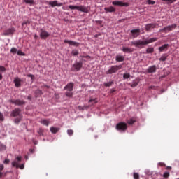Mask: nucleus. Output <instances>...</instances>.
Segmentation results:
<instances>
[{
  "label": "nucleus",
  "instance_id": "1",
  "mask_svg": "<svg viewBox=\"0 0 179 179\" xmlns=\"http://www.w3.org/2000/svg\"><path fill=\"white\" fill-rule=\"evenodd\" d=\"M155 41H157V38H151L145 41H134L131 42V45H135L136 48H143L145 45H148V44H150L151 43H155Z\"/></svg>",
  "mask_w": 179,
  "mask_h": 179
},
{
  "label": "nucleus",
  "instance_id": "2",
  "mask_svg": "<svg viewBox=\"0 0 179 179\" xmlns=\"http://www.w3.org/2000/svg\"><path fill=\"white\" fill-rule=\"evenodd\" d=\"M79 10V12H83L84 13H89V8L85 6H72L70 5L66 8V10Z\"/></svg>",
  "mask_w": 179,
  "mask_h": 179
},
{
  "label": "nucleus",
  "instance_id": "3",
  "mask_svg": "<svg viewBox=\"0 0 179 179\" xmlns=\"http://www.w3.org/2000/svg\"><path fill=\"white\" fill-rule=\"evenodd\" d=\"M122 66L121 65L119 66H112L108 71H106L107 75H111L113 73H116V72H118L119 69H121Z\"/></svg>",
  "mask_w": 179,
  "mask_h": 179
},
{
  "label": "nucleus",
  "instance_id": "4",
  "mask_svg": "<svg viewBox=\"0 0 179 179\" xmlns=\"http://www.w3.org/2000/svg\"><path fill=\"white\" fill-rule=\"evenodd\" d=\"M128 128V126L127 125V123L125 122H119L116 124V129L117 131H121L122 132H125Z\"/></svg>",
  "mask_w": 179,
  "mask_h": 179
},
{
  "label": "nucleus",
  "instance_id": "5",
  "mask_svg": "<svg viewBox=\"0 0 179 179\" xmlns=\"http://www.w3.org/2000/svg\"><path fill=\"white\" fill-rule=\"evenodd\" d=\"M83 66V63L82 62H76L74 64H73L72 71H80L82 67Z\"/></svg>",
  "mask_w": 179,
  "mask_h": 179
},
{
  "label": "nucleus",
  "instance_id": "6",
  "mask_svg": "<svg viewBox=\"0 0 179 179\" xmlns=\"http://www.w3.org/2000/svg\"><path fill=\"white\" fill-rule=\"evenodd\" d=\"M9 103H11V104H15V106H24V104H26V101L20 99H10L9 100Z\"/></svg>",
  "mask_w": 179,
  "mask_h": 179
},
{
  "label": "nucleus",
  "instance_id": "7",
  "mask_svg": "<svg viewBox=\"0 0 179 179\" xmlns=\"http://www.w3.org/2000/svg\"><path fill=\"white\" fill-rule=\"evenodd\" d=\"M22 162V157H17L11 163L13 167L19 169V164Z\"/></svg>",
  "mask_w": 179,
  "mask_h": 179
},
{
  "label": "nucleus",
  "instance_id": "8",
  "mask_svg": "<svg viewBox=\"0 0 179 179\" xmlns=\"http://www.w3.org/2000/svg\"><path fill=\"white\" fill-rule=\"evenodd\" d=\"M40 37L41 38L45 40V38H47L48 37H50V34L45 30L41 29L40 32Z\"/></svg>",
  "mask_w": 179,
  "mask_h": 179
},
{
  "label": "nucleus",
  "instance_id": "9",
  "mask_svg": "<svg viewBox=\"0 0 179 179\" xmlns=\"http://www.w3.org/2000/svg\"><path fill=\"white\" fill-rule=\"evenodd\" d=\"M112 5H114V6H129V4L128 3H124L122 1H113Z\"/></svg>",
  "mask_w": 179,
  "mask_h": 179
},
{
  "label": "nucleus",
  "instance_id": "10",
  "mask_svg": "<svg viewBox=\"0 0 179 179\" xmlns=\"http://www.w3.org/2000/svg\"><path fill=\"white\" fill-rule=\"evenodd\" d=\"M131 36L133 38H136L141 34V29H136L131 30Z\"/></svg>",
  "mask_w": 179,
  "mask_h": 179
},
{
  "label": "nucleus",
  "instance_id": "11",
  "mask_svg": "<svg viewBox=\"0 0 179 179\" xmlns=\"http://www.w3.org/2000/svg\"><path fill=\"white\" fill-rule=\"evenodd\" d=\"M65 44H69V45H73V47H79L80 43L79 42H75L73 41L64 40Z\"/></svg>",
  "mask_w": 179,
  "mask_h": 179
},
{
  "label": "nucleus",
  "instance_id": "12",
  "mask_svg": "<svg viewBox=\"0 0 179 179\" xmlns=\"http://www.w3.org/2000/svg\"><path fill=\"white\" fill-rule=\"evenodd\" d=\"M156 26H157L156 23L148 24L145 25V30L147 31H151L152 29H156Z\"/></svg>",
  "mask_w": 179,
  "mask_h": 179
},
{
  "label": "nucleus",
  "instance_id": "13",
  "mask_svg": "<svg viewBox=\"0 0 179 179\" xmlns=\"http://www.w3.org/2000/svg\"><path fill=\"white\" fill-rule=\"evenodd\" d=\"M177 27V24H173L171 25H169L164 27L165 33H167L169 31H172V30H174Z\"/></svg>",
  "mask_w": 179,
  "mask_h": 179
},
{
  "label": "nucleus",
  "instance_id": "14",
  "mask_svg": "<svg viewBox=\"0 0 179 179\" xmlns=\"http://www.w3.org/2000/svg\"><path fill=\"white\" fill-rule=\"evenodd\" d=\"M73 86H75L73 83H69L64 87V89L67 92H72L73 90Z\"/></svg>",
  "mask_w": 179,
  "mask_h": 179
},
{
  "label": "nucleus",
  "instance_id": "15",
  "mask_svg": "<svg viewBox=\"0 0 179 179\" xmlns=\"http://www.w3.org/2000/svg\"><path fill=\"white\" fill-rule=\"evenodd\" d=\"M20 113H22V110H20V108H15L12 111L11 116L19 117V115H20Z\"/></svg>",
  "mask_w": 179,
  "mask_h": 179
},
{
  "label": "nucleus",
  "instance_id": "16",
  "mask_svg": "<svg viewBox=\"0 0 179 179\" xmlns=\"http://www.w3.org/2000/svg\"><path fill=\"white\" fill-rule=\"evenodd\" d=\"M14 83L15 87H20L22 86V79L19 78L18 77H16L14 79Z\"/></svg>",
  "mask_w": 179,
  "mask_h": 179
},
{
  "label": "nucleus",
  "instance_id": "17",
  "mask_svg": "<svg viewBox=\"0 0 179 179\" xmlns=\"http://www.w3.org/2000/svg\"><path fill=\"white\" fill-rule=\"evenodd\" d=\"M13 33H15V29L10 28V29L4 31L3 36H10V34H13Z\"/></svg>",
  "mask_w": 179,
  "mask_h": 179
},
{
  "label": "nucleus",
  "instance_id": "18",
  "mask_svg": "<svg viewBox=\"0 0 179 179\" xmlns=\"http://www.w3.org/2000/svg\"><path fill=\"white\" fill-rule=\"evenodd\" d=\"M49 5H50V6H52V8H55V6H62V3H58L57 1H49Z\"/></svg>",
  "mask_w": 179,
  "mask_h": 179
},
{
  "label": "nucleus",
  "instance_id": "19",
  "mask_svg": "<svg viewBox=\"0 0 179 179\" xmlns=\"http://www.w3.org/2000/svg\"><path fill=\"white\" fill-rule=\"evenodd\" d=\"M157 69V68L156 67V65H153V66L148 67V69H147V72H148V73H155V72H156Z\"/></svg>",
  "mask_w": 179,
  "mask_h": 179
},
{
  "label": "nucleus",
  "instance_id": "20",
  "mask_svg": "<svg viewBox=\"0 0 179 179\" xmlns=\"http://www.w3.org/2000/svg\"><path fill=\"white\" fill-rule=\"evenodd\" d=\"M169 44H164L162 46L159 48V52H163V51H167L169 50Z\"/></svg>",
  "mask_w": 179,
  "mask_h": 179
},
{
  "label": "nucleus",
  "instance_id": "21",
  "mask_svg": "<svg viewBox=\"0 0 179 179\" xmlns=\"http://www.w3.org/2000/svg\"><path fill=\"white\" fill-rule=\"evenodd\" d=\"M106 12H109L110 13L113 12H115V8L113 6L110 7H106L105 8Z\"/></svg>",
  "mask_w": 179,
  "mask_h": 179
},
{
  "label": "nucleus",
  "instance_id": "22",
  "mask_svg": "<svg viewBox=\"0 0 179 179\" xmlns=\"http://www.w3.org/2000/svg\"><path fill=\"white\" fill-rule=\"evenodd\" d=\"M122 51H123V52H134V49L130 48H123L122 49Z\"/></svg>",
  "mask_w": 179,
  "mask_h": 179
},
{
  "label": "nucleus",
  "instance_id": "23",
  "mask_svg": "<svg viewBox=\"0 0 179 179\" xmlns=\"http://www.w3.org/2000/svg\"><path fill=\"white\" fill-rule=\"evenodd\" d=\"M139 84V80H134L131 84H130L131 87H136V85Z\"/></svg>",
  "mask_w": 179,
  "mask_h": 179
},
{
  "label": "nucleus",
  "instance_id": "24",
  "mask_svg": "<svg viewBox=\"0 0 179 179\" xmlns=\"http://www.w3.org/2000/svg\"><path fill=\"white\" fill-rule=\"evenodd\" d=\"M6 69L3 66H0V72H5ZM3 76L2 74L0 73V80H2Z\"/></svg>",
  "mask_w": 179,
  "mask_h": 179
},
{
  "label": "nucleus",
  "instance_id": "25",
  "mask_svg": "<svg viewBox=\"0 0 179 179\" xmlns=\"http://www.w3.org/2000/svg\"><path fill=\"white\" fill-rule=\"evenodd\" d=\"M65 95L66 96V97L72 98L73 97V92H72V91H66L65 92Z\"/></svg>",
  "mask_w": 179,
  "mask_h": 179
},
{
  "label": "nucleus",
  "instance_id": "26",
  "mask_svg": "<svg viewBox=\"0 0 179 179\" xmlns=\"http://www.w3.org/2000/svg\"><path fill=\"white\" fill-rule=\"evenodd\" d=\"M58 131H59V128H57V127H52L50 128V131L52 132V134H57V132H58Z\"/></svg>",
  "mask_w": 179,
  "mask_h": 179
},
{
  "label": "nucleus",
  "instance_id": "27",
  "mask_svg": "<svg viewBox=\"0 0 179 179\" xmlns=\"http://www.w3.org/2000/svg\"><path fill=\"white\" fill-rule=\"evenodd\" d=\"M124 56H116V61L117 62H124Z\"/></svg>",
  "mask_w": 179,
  "mask_h": 179
},
{
  "label": "nucleus",
  "instance_id": "28",
  "mask_svg": "<svg viewBox=\"0 0 179 179\" xmlns=\"http://www.w3.org/2000/svg\"><path fill=\"white\" fill-rule=\"evenodd\" d=\"M41 124H43V125L48 127V125H50V121L44 119L41 121Z\"/></svg>",
  "mask_w": 179,
  "mask_h": 179
},
{
  "label": "nucleus",
  "instance_id": "29",
  "mask_svg": "<svg viewBox=\"0 0 179 179\" xmlns=\"http://www.w3.org/2000/svg\"><path fill=\"white\" fill-rule=\"evenodd\" d=\"M146 52H147V54H153V52H155V48H148L146 50Z\"/></svg>",
  "mask_w": 179,
  "mask_h": 179
},
{
  "label": "nucleus",
  "instance_id": "30",
  "mask_svg": "<svg viewBox=\"0 0 179 179\" xmlns=\"http://www.w3.org/2000/svg\"><path fill=\"white\" fill-rule=\"evenodd\" d=\"M114 83V81H110L108 83H104L103 85L106 86V87H110V86H113V84Z\"/></svg>",
  "mask_w": 179,
  "mask_h": 179
},
{
  "label": "nucleus",
  "instance_id": "31",
  "mask_svg": "<svg viewBox=\"0 0 179 179\" xmlns=\"http://www.w3.org/2000/svg\"><path fill=\"white\" fill-rule=\"evenodd\" d=\"M36 97H38L39 96H41L43 94V92L40 90H36L35 91Z\"/></svg>",
  "mask_w": 179,
  "mask_h": 179
},
{
  "label": "nucleus",
  "instance_id": "32",
  "mask_svg": "<svg viewBox=\"0 0 179 179\" xmlns=\"http://www.w3.org/2000/svg\"><path fill=\"white\" fill-rule=\"evenodd\" d=\"M167 55L166 54H164L160 58H159V61H162L164 62L166 61V59H167Z\"/></svg>",
  "mask_w": 179,
  "mask_h": 179
},
{
  "label": "nucleus",
  "instance_id": "33",
  "mask_svg": "<svg viewBox=\"0 0 179 179\" xmlns=\"http://www.w3.org/2000/svg\"><path fill=\"white\" fill-rule=\"evenodd\" d=\"M98 100H97V99H90V101H89V103H92V106H93V104H96V103H98Z\"/></svg>",
  "mask_w": 179,
  "mask_h": 179
},
{
  "label": "nucleus",
  "instance_id": "34",
  "mask_svg": "<svg viewBox=\"0 0 179 179\" xmlns=\"http://www.w3.org/2000/svg\"><path fill=\"white\" fill-rule=\"evenodd\" d=\"M164 178H169L170 177V172L166 171L163 174Z\"/></svg>",
  "mask_w": 179,
  "mask_h": 179
},
{
  "label": "nucleus",
  "instance_id": "35",
  "mask_svg": "<svg viewBox=\"0 0 179 179\" xmlns=\"http://www.w3.org/2000/svg\"><path fill=\"white\" fill-rule=\"evenodd\" d=\"M25 3H29V5H33L34 3V0H24Z\"/></svg>",
  "mask_w": 179,
  "mask_h": 179
},
{
  "label": "nucleus",
  "instance_id": "36",
  "mask_svg": "<svg viewBox=\"0 0 179 179\" xmlns=\"http://www.w3.org/2000/svg\"><path fill=\"white\" fill-rule=\"evenodd\" d=\"M127 124H129V125H132V124H135V120L130 119V120H127Z\"/></svg>",
  "mask_w": 179,
  "mask_h": 179
},
{
  "label": "nucleus",
  "instance_id": "37",
  "mask_svg": "<svg viewBox=\"0 0 179 179\" xmlns=\"http://www.w3.org/2000/svg\"><path fill=\"white\" fill-rule=\"evenodd\" d=\"M124 79H129L131 78V74L129 73H124L123 75Z\"/></svg>",
  "mask_w": 179,
  "mask_h": 179
},
{
  "label": "nucleus",
  "instance_id": "38",
  "mask_svg": "<svg viewBox=\"0 0 179 179\" xmlns=\"http://www.w3.org/2000/svg\"><path fill=\"white\" fill-rule=\"evenodd\" d=\"M22 121V117H17L15 119L14 122L15 124H19Z\"/></svg>",
  "mask_w": 179,
  "mask_h": 179
},
{
  "label": "nucleus",
  "instance_id": "39",
  "mask_svg": "<svg viewBox=\"0 0 179 179\" xmlns=\"http://www.w3.org/2000/svg\"><path fill=\"white\" fill-rule=\"evenodd\" d=\"M72 55L76 56L79 55V51L76 50H73L71 52Z\"/></svg>",
  "mask_w": 179,
  "mask_h": 179
},
{
  "label": "nucleus",
  "instance_id": "40",
  "mask_svg": "<svg viewBox=\"0 0 179 179\" xmlns=\"http://www.w3.org/2000/svg\"><path fill=\"white\" fill-rule=\"evenodd\" d=\"M67 134L69 136H72L73 135V130L72 129H68L67 130Z\"/></svg>",
  "mask_w": 179,
  "mask_h": 179
},
{
  "label": "nucleus",
  "instance_id": "41",
  "mask_svg": "<svg viewBox=\"0 0 179 179\" xmlns=\"http://www.w3.org/2000/svg\"><path fill=\"white\" fill-rule=\"evenodd\" d=\"M10 52L12 54H16V52H17V49H16V48H13L10 49Z\"/></svg>",
  "mask_w": 179,
  "mask_h": 179
},
{
  "label": "nucleus",
  "instance_id": "42",
  "mask_svg": "<svg viewBox=\"0 0 179 179\" xmlns=\"http://www.w3.org/2000/svg\"><path fill=\"white\" fill-rule=\"evenodd\" d=\"M148 5H155L156 3V1L153 0H148Z\"/></svg>",
  "mask_w": 179,
  "mask_h": 179
},
{
  "label": "nucleus",
  "instance_id": "43",
  "mask_svg": "<svg viewBox=\"0 0 179 179\" xmlns=\"http://www.w3.org/2000/svg\"><path fill=\"white\" fill-rule=\"evenodd\" d=\"M133 176L134 179H139V173H134Z\"/></svg>",
  "mask_w": 179,
  "mask_h": 179
},
{
  "label": "nucleus",
  "instance_id": "44",
  "mask_svg": "<svg viewBox=\"0 0 179 179\" xmlns=\"http://www.w3.org/2000/svg\"><path fill=\"white\" fill-rule=\"evenodd\" d=\"M164 2H169V3H173V2H176V0H162Z\"/></svg>",
  "mask_w": 179,
  "mask_h": 179
},
{
  "label": "nucleus",
  "instance_id": "45",
  "mask_svg": "<svg viewBox=\"0 0 179 179\" xmlns=\"http://www.w3.org/2000/svg\"><path fill=\"white\" fill-rule=\"evenodd\" d=\"M5 117H3V114L0 112V121H4Z\"/></svg>",
  "mask_w": 179,
  "mask_h": 179
},
{
  "label": "nucleus",
  "instance_id": "46",
  "mask_svg": "<svg viewBox=\"0 0 179 179\" xmlns=\"http://www.w3.org/2000/svg\"><path fill=\"white\" fill-rule=\"evenodd\" d=\"M17 55H22L24 56V53L22 52V50H18L17 52Z\"/></svg>",
  "mask_w": 179,
  "mask_h": 179
},
{
  "label": "nucleus",
  "instance_id": "47",
  "mask_svg": "<svg viewBox=\"0 0 179 179\" xmlns=\"http://www.w3.org/2000/svg\"><path fill=\"white\" fill-rule=\"evenodd\" d=\"M27 76H28V78H31V80H34V75H33V74H28Z\"/></svg>",
  "mask_w": 179,
  "mask_h": 179
},
{
  "label": "nucleus",
  "instance_id": "48",
  "mask_svg": "<svg viewBox=\"0 0 179 179\" xmlns=\"http://www.w3.org/2000/svg\"><path fill=\"white\" fill-rule=\"evenodd\" d=\"M4 164H9L10 163V160L6 159L3 161Z\"/></svg>",
  "mask_w": 179,
  "mask_h": 179
},
{
  "label": "nucleus",
  "instance_id": "49",
  "mask_svg": "<svg viewBox=\"0 0 179 179\" xmlns=\"http://www.w3.org/2000/svg\"><path fill=\"white\" fill-rule=\"evenodd\" d=\"M18 169L23 170V169H24V164L18 165Z\"/></svg>",
  "mask_w": 179,
  "mask_h": 179
},
{
  "label": "nucleus",
  "instance_id": "50",
  "mask_svg": "<svg viewBox=\"0 0 179 179\" xmlns=\"http://www.w3.org/2000/svg\"><path fill=\"white\" fill-rule=\"evenodd\" d=\"M24 24H30V22L29 21H24V22H22V26H24Z\"/></svg>",
  "mask_w": 179,
  "mask_h": 179
},
{
  "label": "nucleus",
  "instance_id": "51",
  "mask_svg": "<svg viewBox=\"0 0 179 179\" xmlns=\"http://www.w3.org/2000/svg\"><path fill=\"white\" fill-rule=\"evenodd\" d=\"M83 58H86L87 59H90L92 58L90 56L87 55V56H82Z\"/></svg>",
  "mask_w": 179,
  "mask_h": 179
},
{
  "label": "nucleus",
  "instance_id": "52",
  "mask_svg": "<svg viewBox=\"0 0 179 179\" xmlns=\"http://www.w3.org/2000/svg\"><path fill=\"white\" fill-rule=\"evenodd\" d=\"M4 169L3 164H0V171H2Z\"/></svg>",
  "mask_w": 179,
  "mask_h": 179
},
{
  "label": "nucleus",
  "instance_id": "53",
  "mask_svg": "<svg viewBox=\"0 0 179 179\" xmlns=\"http://www.w3.org/2000/svg\"><path fill=\"white\" fill-rule=\"evenodd\" d=\"M160 32L166 33V29H164V27L163 29H159Z\"/></svg>",
  "mask_w": 179,
  "mask_h": 179
},
{
  "label": "nucleus",
  "instance_id": "54",
  "mask_svg": "<svg viewBox=\"0 0 179 179\" xmlns=\"http://www.w3.org/2000/svg\"><path fill=\"white\" fill-rule=\"evenodd\" d=\"M38 132L39 135H43V129H40Z\"/></svg>",
  "mask_w": 179,
  "mask_h": 179
},
{
  "label": "nucleus",
  "instance_id": "55",
  "mask_svg": "<svg viewBox=\"0 0 179 179\" xmlns=\"http://www.w3.org/2000/svg\"><path fill=\"white\" fill-rule=\"evenodd\" d=\"M115 92V88H113L110 90V93H114Z\"/></svg>",
  "mask_w": 179,
  "mask_h": 179
},
{
  "label": "nucleus",
  "instance_id": "56",
  "mask_svg": "<svg viewBox=\"0 0 179 179\" xmlns=\"http://www.w3.org/2000/svg\"><path fill=\"white\" fill-rule=\"evenodd\" d=\"M2 176H3V173H2V171H0V178H2Z\"/></svg>",
  "mask_w": 179,
  "mask_h": 179
},
{
  "label": "nucleus",
  "instance_id": "57",
  "mask_svg": "<svg viewBox=\"0 0 179 179\" xmlns=\"http://www.w3.org/2000/svg\"><path fill=\"white\" fill-rule=\"evenodd\" d=\"M159 164L161 165V166H166V164H164V163H163V162H160L159 163Z\"/></svg>",
  "mask_w": 179,
  "mask_h": 179
},
{
  "label": "nucleus",
  "instance_id": "58",
  "mask_svg": "<svg viewBox=\"0 0 179 179\" xmlns=\"http://www.w3.org/2000/svg\"><path fill=\"white\" fill-rule=\"evenodd\" d=\"M166 170H171V166H166Z\"/></svg>",
  "mask_w": 179,
  "mask_h": 179
},
{
  "label": "nucleus",
  "instance_id": "59",
  "mask_svg": "<svg viewBox=\"0 0 179 179\" xmlns=\"http://www.w3.org/2000/svg\"><path fill=\"white\" fill-rule=\"evenodd\" d=\"M27 99H28V100H31V96H29L27 97Z\"/></svg>",
  "mask_w": 179,
  "mask_h": 179
},
{
  "label": "nucleus",
  "instance_id": "60",
  "mask_svg": "<svg viewBox=\"0 0 179 179\" xmlns=\"http://www.w3.org/2000/svg\"><path fill=\"white\" fill-rule=\"evenodd\" d=\"M30 152H33V150L31 149V150H30Z\"/></svg>",
  "mask_w": 179,
  "mask_h": 179
},
{
  "label": "nucleus",
  "instance_id": "61",
  "mask_svg": "<svg viewBox=\"0 0 179 179\" xmlns=\"http://www.w3.org/2000/svg\"><path fill=\"white\" fill-rule=\"evenodd\" d=\"M99 22V23H101V21H98Z\"/></svg>",
  "mask_w": 179,
  "mask_h": 179
},
{
  "label": "nucleus",
  "instance_id": "62",
  "mask_svg": "<svg viewBox=\"0 0 179 179\" xmlns=\"http://www.w3.org/2000/svg\"><path fill=\"white\" fill-rule=\"evenodd\" d=\"M25 159H27V156H25Z\"/></svg>",
  "mask_w": 179,
  "mask_h": 179
},
{
  "label": "nucleus",
  "instance_id": "63",
  "mask_svg": "<svg viewBox=\"0 0 179 179\" xmlns=\"http://www.w3.org/2000/svg\"><path fill=\"white\" fill-rule=\"evenodd\" d=\"M35 37H37V35H35Z\"/></svg>",
  "mask_w": 179,
  "mask_h": 179
},
{
  "label": "nucleus",
  "instance_id": "64",
  "mask_svg": "<svg viewBox=\"0 0 179 179\" xmlns=\"http://www.w3.org/2000/svg\"><path fill=\"white\" fill-rule=\"evenodd\" d=\"M46 87H48V86H46Z\"/></svg>",
  "mask_w": 179,
  "mask_h": 179
}]
</instances>
